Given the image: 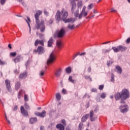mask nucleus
<instances>
[{
	"label": "nucleus",
	"mask_w": 130,
	"mask_h": 130,
	"mask_svg": "<svg viewBox=\"0 0 130 130\" xmlns=\"http://www.w3.org/2000/svg\"><path fill=\"white\" fill-rule=\"evenodd\" d=\"M41 14H42V11L38 10L35 15L36 23L35 28L38 30L40 29L41 32H44V31H45V24H44V21L42 20L41 22L39 21V17Z\"/></svg>",
	"instance_id": "1"
},
{
	"label": "nucleus",
	"mask_w": 130,
	"mask_h": 130,
	"mask_svg": "<svg viewBox=\"0 0 130 130\" xmlns=\"http://www.w3.org/2000/svg\"><path fill=\"white\" fill-rule=\"evenodd\" d=\"M61 13L62 15V17L60 18V12L59 11H57L55 18L58 22H59V21H62L63 22H67L66 21V19L67 18H68V16H69V13L68 12L65 11L64 9H62V11H61Z\"/></svg>",
	"instance_id": "2"
},
{
	"label": "nucleus",
	"mask_w": 130,
	"mask_h": 130,
	"mask_svg": "<svg viewBox=\"0 0 130 130\" xmlns=\"http://www.w3.org/2000/svg\"><path fill=\"white\" fill-rule=\"evenodd\" d=\"M66 29L64 28H62L60 30L57 31L55 32L53 35L54 38H62L66 36Z\"/></svg>",
	"instance_id": "3"
},
{
	"label": "nucleus",
	"mask_w": 130,
	"mask_h": 130,
	"mask_svg": "<svg viewBox=\"0 0 130 130\" xmlns=\"http://www.w3.org/2000/svg\"><path fill=\"white\" fill-rule=\"evenodd\" d=\"M56 58V56L55 55V53L54 52H52L47 61V64H52V63L55 61Z\"/></svg>",
	"instance_id": "4"
},
{
	"label": "nucleus",
	"mask_w": 130,
	"mask_h": 130,
	"mask_svg": "<svg viewBox=\"0 0 130 130\" xmlns=\"http://www.w3.org/2000/svg\"><path fill=\"white\" fill-rule=\"evenodd\" d=\"M112 49L113 50L114 52L117 53L119 52V51H124L126 49V48L121 45H119L117 47H112Z\"/></svg>",
	"instance_id": "5"
},
{
	"label": "nucleus",
	"mask_w": 130,
	"mask_h": 130,
	"mask_svg": "<svg viewBox=\"0 0 130 130\" xmlns=\"http://www.w3.org/2000/svg\"><path fill=\"white\" fill-rule=\"evenodd\" d=\"M121 99H123V100L127 99V98L129 97L128 90H127V89H123L122 90V93H121Z\"/></svg>",
	"instance_id": "6"
},
{
	"label": "nucleus",
	"mask_w": 130,
	"mask_h": 130,
	"mask_svg": "<svg viewBox=\"0 0 130 130\" xmlns=\"http://www.w3.org/2000/svg\"><path fill=\"white\" fill-rule=\"evenodd\" d=\"M119 109H121V112H122V113H125V112H127L128 110V107L126 105L121 106Z\"/></svg>",
	"instance_id": "7"
},
{
	"label": "nucleus",
	"mask_w": 130,
	"mask_h": 130,
	"mask_svg": "<svg viewBox=\"0 0 130 130\" xmlns=\"http://www.w3.org/2000/svg\"><path fill=\"white\" fill-rule=\"evenodd\" d=\"M20 111L21 114H22L23 116H28V115H29V114H28V111L25 110V108L23 106H22L20 108Z\"/></svg>",
	"instance_id": "8"
},
{
	"label": "nucleus",
	"mask_w": 130,
	"mask_h": 130,
	"mask_svg": "<svg viewBox=\"0 0 130 130\" xmlns=\"http://www.w3.org/2000/svg\"><path fill=\"white\" fill-rule=\"evenodd\" d=\"M35 114L37 115V116H40V117H44L45 115H46V112H45V111H43L41 113L36 112Z\"/></svg>",
	"instance_id": "9"
},
{
	"label": "nucleus",
	"mask_w": 130,
	"mask_h": 130,
	"mask_svg": "<svg viewBox=\"0 0 130 130\" xmlns=\"http://www.w3.org/2000/svg\"><path fill=\"white\" fill-rule=\"evenodd\" d=\"M5 83L6 84V87L7 88V90H8L9 92H11V91H12V89L11 88V81H10V80L8 79H6L5 81Z\"/></svg>",
	"instance_id": "10"
},
{
	"label": "nucleus",
	"mask_w": 130,
	"mask_h": 130,
	"mask_svg": "<svg viewBox=\"0 0 130 130\" xmlns=\"http://www.w3.org/2000/svg\"><path fill=\"white\" fill-rule=\"evenodd\" d=\"M56 46L58 47V49H61L62 48V43H61V40H59L57 41Z\"/></svg>",
	"instance_id": "11"
},
{
	"label": "nucleus",
	"mask_w": 130,
	"mask_h": 130,
	"mask_svg": "<svg viewBox=\"0 0 130 130\" xmlns=\"http://www.w3.org/2000/svg\"><path fill=\"white\" fill-rule=\"evenodd\" d=\"M61 74V69L59 68L55 72V76L57 78H58V77L60 76Z\"/></svg>",
	"instance_id": "12"
},
{
	"label": "nucleus",
	"mask_w": 130,
	"mask_h": 130,
	"mask_svg": "<svg viewBox=\"0 0 130 130\" xmlns=\"http://www.w3.org/2000/svg\"><path fill=\"white\" fill-rule=\"evenodd\" d=\"M37 52H38L39 54H42V53H44V49L43 47L40 46L38 48Z\"/></svg>",
	"instance_id": "13"
},
{
	"label": "nucleus",
	"mask_w": 130,
	"mask_h": 130,
	"mask_svg": "<svg viewBox=\"0 0 130 130\" xmlns=\"http://www.w3.org/2000/svg\"><path fill=\"white\" fill-rule=\"evenodd\" d=\"M93 115H94V112H93V111H91L89 113L90 119L91 121H94L95 119L97 118L93 117Z\"/></svg>",
	"instance_id": "14"
},
{
	"label": "nucleus",
	"mask_w": 130,
	"mask_h": 130,
	"mask_svg": "<svg viewBox=\"0 0 130 130\" xmlns=\"http://www.w3.org/2000/svg\"><path fill=\"white\" fill-rule=\"evenodd\" d=\"M53 43V39L52 38H50L49 41H48V47H51V46H52Z\"/></svg>",
	"instance_id": "15"
},
{
	"label": "nucleus",
	"mask_w": 130,
	"mask_h": 130,
	"mask_svg": "<svg viewBox=\"0 0 130 130\" xmlns=\"http://www.w3.org/2000/svg\"><path fill=\"white\" fill-rule=\"evenodd\" d=\"M89 117V114H86L84 116H83L81 119V121L82 122H85L88 119V118Z\"/></svg>",
	"instance_id": "16"
},
{
	"label": "nucleus",
	"mask_w": 130,
	"mask_h": 130,
	"mask_svg": "<svg viewBox=\"0 0 130 130\" xmlns=\"http://www.w3.org/2000/svg\"><path fill=\"white\" fill-rule=\"evenodd\" d=\"M37 121V118H31L29 119V122L31 124H33V123H35Z\"/></svg>",
	"instance_id": "17"
},
{
	"label": "nucleus",
	"mask_w": 130,
	"mask_h": 130,
	"mask_svg": "<svg viewBox=\"0 0 130 130\" xmlns=\"http://www.w3.org/2000/svg\"><path fill=\"white\" fill-rule=\"evenodd\" d=\"M115 99L116 101L119 100V99H121V94L119 92L116 93L115 95Z\"/></svg>",
	"instance_id": "18"
},
{
	"label": "nucleus",
	"mask_w": 130,
	"mask_h": 130,
	"mask_svg": "<svg viewBox=\"0 0 130 130\" xmlns=\"http://www.w3.org/2000/svg\"><path fill=\"white\" fill-rule=\"evenodd\" d=\"M56 127L57 128H59V130H64V126L61 124H57Z\"/></svg>",
	"instance_id": "19"
},
{
	"label": "nucleus",
	"mask_w": 130,
	"mask_h": 130,
	"mask_svg": "<svg viewBox=\"0 0 130 130\" xmlns=\"http://www.w3.org/2000/svg\"><path fill=\"white\" fill-rule=\"evenodd\" d=\"M20 60H21V56L18 55L15 59H14L13 61L15 63H17V62H19V61H20Z\"/></svg>",
	"instance_id": "20"
},
{
	"label": "nucleus",
	"mask_w": 130,
	"mask_h": 130,
	"mask_svg": "<svg viewBox=\"0 0 130 130\" xmlns=\"http://www.w3.org/2000/svg\"><path fill=\"white\" fill-rule=\"evenodd\" d=\"M27 20L25 19V21H26V23H27V24H28L30 31H31V26L30 25V23L31 22V20L30 19V17H27Z\"/></svg>",
	"instance_id": "21"
},
{
	"label": "nucleus",
	"mask_w": 130,
	"mask_h": 130,
	"mask_svg": "<svg viewBox=\"0 0 130 130\" xmlns=\"http://www.w3.org/2000/svg\"><path fill=\"white\" fill-rule=\"evenodd\" d=\"M66 22L64 21V23H70V22L74 23V22H75V19L71 18H68L67 19H66Z\"/></svg>",
	"instance_id": "22"
},
{
	"label": "nucleus",
	"mask_w": 130,
	"mask_h": 130,
	"mask_svg": "<svg viewBox=\"0 0 130 130\" xmlns=\"http://www.w3.org/2000/svg\"><path fill=\"white\" fill-rule=\"evenodd\" d=\"M27 77V72H24L23 74H21L19 76V78L20 79H24V78H26Z\"/></svg>",
	"instance_id": "23"
},
{
	"label": "nucleus",
	"mask_w": 130,
	"mask_h": 130,
	"mask_svg": "<svg viewBox=\"0 0 130 130\" xmlns=\"http://www.w3.org/2000/svg\"><path fill=\"white\" fill-rule=\"evenodd\" d=\"M44 75H45V71L41 70L40 71L39 76L41 78L44 77Z\"/></svg>",
	"instance_id": "24"
},
{
	"label": "nucleus",
	"mask_w": 130,
	"mask_h": 130,
	"mask_svg": "<svg viewBox=\"0 0 130 130\" xmlns=\"http://www.w3.org/2000/svg\"><path fill=\"white\" fill-rule=\"evenodd\" d=\"M116 69L117 70V73H118V74H121L122 70L121 69V68H120V67L116 66Z\"/></svg>",
	"instance_id": "25"
},
{
	"label": "nucleus",
	"mask_w": 130,
	"mask_h": 130,
	"mask_svg": "<svg viewBox=\"0 0 130 130\" xmlns=\"http://www.w3.org/2000/svg\"><path fill=\"white\" fill-rule=\"evenodd\" d=\"M69 81L71 83H72V84H75V83H76V80L73 79V77H72V76L69 77Z\"/></svg>",
	"instance_id": "26"
},
{
	"label": "nucleus",
	"mask_w": 130,
	"mask_h": 130,
	"mask_svg": "<svg viewBox=\"0 0 130 130\" xmlns=\"http://www.w3.org/2000/svg\"><path fill=\"white\" fill-rule=\"evenodd\" d=\"M66 72L67 74H71L72 73V68L71 67H68L66 69Z\"/></svg>",
	"instance_id": "27"
},
{
	"label": "nucleus",
	"mask_w": 130,
	"mask_h": 130,
	"mask_svg": "<svg viewBox=\"0 0 130 130\" xmlns=\"http://www.w3.org/2000/svg\"><path fill=\"white\" fill-rule=\"evenodd\" d=\"M67 28L68 29H70V30H73V29H75V25H74V24H72V25L69 24V25H68Z\"/></svg>",
	"instance_id": "28"
},
{
	"label": "nucleus",
	"mask_w": 130,
	"mask_h": 130,
	"mask_svg": "<svg viewBox=\"0 0 130 130\" xmlns=\"http://www.w3.org/2000/svg\"><path fill=\"white\" fill-rule=\"evenodd\" d=\"M56 98L57 100H58V101H59V100H60L61 96H60V94H59V93H56Z\"/></svg>",
	"instance_id": "29"
},
{
	"label": "nucleus",
	"mask_w": 130,
	"mask_h": 130,
	"mask_svg": "<svg viewBox=\"0 0 130 130\" xmlns=\"http://www.w3.org/2000/svg\"><path fill=\"white\" fill-rule=\"evenodd\" d=\"M112 63H113V60L110 59L109 61H107V65L108 67H110V66L111 64H112Z\"/></svg>",
	"instance_id": "30"
},
{
	"label": "nucleus",
	"mask_w": 130,
	"mask_h": 130,
	"mask_svg": "<svg viewBox=\"0 0 130 130\" xmlns=\"http://www.w3.org/2000/svg\"><path fill=\"white\" fill-rule=\"evenodd\" d=\"M21 85L20 84L19 82H17L15 85V89L16 90H19L20 86Z\"/></svg>",
	"instance_id": "31"
},
{
	"label": "nucleus",
	"mask_w": 130,
	"mask_h": 130,
	"mask_svg": "<svg viewBox=\"0 0 130 130\" xmlns=\"http://www.w3.org/2000/svg\"><path fill=\"white\" fill-rule=\"evenodd\" d=\"M77 6L78 8H81V7H83V2H82V1L78 2Z\"/></svg>",
	"instance_id": "32"
},
{
	"label": "nucleus",
	"mask_w": 130,
	"mask_h": 130,
	"mask_svg": "<svg viewBox=\"0 0 130 130\" xmlns=\"http://www.w3.org/2000/svg\"><path fill=\"white\" fill-rule=\"evenodd\" d=\"M93 7H94V5L93 4H90L87 7L88 10H91V9L93 8Z\"/></svg>",
	"instance_id": "33"
},
{
	"label": "nucleus",
	"mask_w": 130,
	"mask_h": 130,
	"mask_svg": "<svg viewBox=\"0 0 130 130\" xmlns=\"http://www.w3.org/2000/svg\"><path fill=\"white\" fill-rule=\"evenodd\" d=\"M24 101H25L26 102L29 101V99L28 98V95L27 94H24Z\"/></svg>",
	"instance_id": "34"
},
{
	"label": "nucleus",
	"mask_w": 130,
	"mask_h": 130,
	"mask_svg": "<svg viewBox=\"0 0 130 130\" xmlns=\"http://www.w3.org/2000/svg\"><path fill=\"white\" fill-rule=\"evenodd\" d=\"M111 50V49H103V53H107L109 52Z\"/></svg>",
	"instance_id": "35"
},
{
	"label": "nucleus",
	"mask_w": 130,
	"mask_h": 130,
	"mask_svg": "<svg viewBox=\"0 0 130 130\" xmlns=\"http://www.w3.org/2000/svg\"><path fill=\"white\" fill-rule=\"evenodd\" d=\"M105 97H106V93H105L104 92L102 93L101 95V98H102V99H104V98H105Z\"/></svg>",
	"instance_id": "36"
},
{
	"label": "nucleus",
	"mask_w": 130,
	"mask_h": 130,
	"mask_svg": "<svg viewBox=\"0 0 130 130\" xmlns=\"http://www.w3.org/2000/svg\"><path fill=\"white\" fill-rule=\"evenodd\" d=\"M111 13H117V10L114 9L113 8L111 9Z\"/></svg>",
	"instance_id": "37"
},
{
	"label": "nucleus",
	"mask_w": 130,
	"mask_h": 130,
	"mask_svg": "<svg viewBox=\"0 0 130 130\" xmlns=\"http://www.w3.org/2000/svg\"><path fill=\"white\" fill-rule=\"evenodd\" d=\"M22 96V93H21V91H19L18 94V99H21V97Z\"/></svg>",
	"instance_id": "38"
},
{
	"label": "nucleus",
	"mask_w": 130,
	"mask_h": 130,
	"mask_svg": "<svg viewBox=\"0 0 130 130\" xmlns=\"http://www.w3.org/2000/svg\"><path fill=\"white\" fill-rule=\"evenodd\" d=\"M10 55L11 56H13V57H15V56H16V55H17V53H16V52H12V53H10Z\"/></svg>",
	"instance_id": "39"
},
{
	"label": "nucleus",
	"mask_w": 130,
	"mask_h": 130,
	"mask_svg": "<svg viewBox=\"0 0 130 130\" xmlns=\"http://www.w3.org/2000/svg\"><path fill=\"white\" fill-rule=\"evenodd\" d=\"M39 43L41 45H43V46L44 45V42H43V40H39Z\"/></svg>",
	"instance_id": "40"
},
{
	"label": "nucleus",
	"mask_w": 130,
	"mask_h": 130,
	"mask_svg": "<svg viewBox=\"0 0 130 130\" xmlns=\"http://www.w3.org/2000/svg\"><path fill=\"white\" fill-rule=\"evenodd\" d=\"M111 82H114V75L112 74Z\"/></svg>",
	"instance_id": "41"
},
{
	"label": "nucleus",
	"mask_w": 130,
	"mask_h": 130,
	"mask_svg": "<svg viewBox=\"0 0 130 130\" xmlns=\"http://www.w3.org/2000/svg\"><path fill=\"white\" fill-rule=\"evenodd\" d=\"M82 127H83L82 123H79V130H81Z\"/></svg>",
	"instance_id": "42"
},
{
	"label": "nucleus",
	"mask_w": 130,
	"mask_h": 130,
	"mask_svg": "<svg viewBox=\"0 0 130 130\" xmlns=\"http://www.w3.org/2000/svg\"><path fill=\"white\" fill-rule=\"evenodd\" d=\"M24 107L25 108H26V109H29L30 108V107H29V105H28V104L27 103H25L24 104Z\"/></svg>",
	"instance_id": "43"
},
{
	"label": "nucleus",
	"mask_w": 130,
	"mask_h": 130,
	"mask_svg": "<svg viewBox=\"0 0 130 130\" xmlns=\"http://www.w3.org/2000/svg\"><path fill=\"white\" fill-rule=\"evenodd\" d=\"M0 3L1 5H5V3H6V0H0Z\"/></svg>",
	"instance_id": "44"
},
{
	"label": "nucleus",
	"mask_w": 130,
	"mask_h": 130,
	"mask_svg": "<svg viewBox=\"0 0 130 130\" xmlns=\"http://www.w3.org/2000/svg\"><path fill=\"white\" fill-rule=\"evenodd\" d=\"M39 43V41L38 40H37L35 43V46H37Z\"/></svg>",
	"instance_id": "45"
},
{
	"label": "nucleus",
	"mask_w": 130,
	"mask_h": 130,
	"mask_svg": "<svg viewBox=\"0 0 130 130\" xmlns=\"http://www.w3.org/2000/svg\"><path fill=\"white\" fill-rule=\"evenodd\" d=\"M18 110V106H15L13 109L14 111H16Z\"/></svg>",
	"instance_id": "46"
},
{
	"label": "nucleus",
	"mask_w": 130,
	"mask_h": 130,
	"mask_svg": "<svg viewBox=\"0 0 130 130\" xmlns=\"http://www.w3.org/2000/svg\"><path fill=\"white\" fill-rule=\"evenodd\" d=\"M62 93H63V94H67V90H66V89H63L62 90Z\"/></svg>",
	"instance_id": "47"
},
{
	"label": "nucleus",
	"mask_w": 130,
	"mask_h": 130,
	"mask_svg": "<svg viewBox=\"0 0 130 130\" xmlns=\"http://www.w3.org/2000/svg\"><path fill=\"white\" fill-rule=\"evenodd\" d=\"M103 88H104V85H100L99 86L100 90H103Z\"/></svg>",
	"instance_id": "48"
},
{
	"label": "nucleus",
	"mask_w": 130,
	"mask_h": 130,
	"mask_svg": "<svg viewBox=\"0 0 130 130\" xmlns=\"http://www.w3.org/2000/svg\"><path fill=\"white\" fill-rule=\"evenodd\" d=\"M5 117H6V120L8 121V122L9 124H10V123H11V122H10V120H9L8 119V117H7V115H6V114H5Z\"/></svg>",
	"instance_id": "49"
},
{
	"label": "nucleus",
	"mask_w": 130,
	"mask_h": 130,
	"mask_svg": "<svg viewBox=\"0 0 130 130\" xmlns=\"http://www.w3.org/2000/svg\"><path fill=\"white\" fill-rule=\"evenodd\" d=\"M61 122L62 123H63V124H64V125H66V120L64 119L62 120Z\"/></svg>",
	"instance_id": "50"
},
{
	"label": "nucleus",
	"mask_w": 130,
	"mask_h": 130,
	"mask_svg": "<svg viewBox=\"0 0 130 130\" xmlns=\"http://www.w3.org/2000/svg\"><path fill=\"white\" fill-rule=\"evenodd\" d=\"M91 91L92 92H97V89H96V88H92L91 89Z\"/></svg>",
	"instance_id": "51"
},
{
	"label": "nucleus",
	"mask_w": 130,
	"mask_h": 130,
	"mask_svg": "<svg viewBox=\"0 0 130 130\" xmlns=\"http://www.w3.org/2000/svg\"><path fill=\"white\" fill-rule=\"evenodd\" d=\"M0 64H5V61H2V60L0 59Z\"/></svg>",
	"instance_id": "52"
},
{
	"label": "nucleus",
	"mask_w": 130,
	"mask_h": 130,
	"mask_svg": "<svg viewBox=\"0 0 130 130\" xmlns=\"http://www.w3.org/2000/svg\"><path fill=\"white\" fill-rule=\"evenodd\" d=\"M44 13L45 15H46V16H48V12H47L46 11L44 10Z\"/></svg>",
	"instance_id": "53"
},
{
	"label": "nucleus",
	"mask_w": 130,
	"mask_h": 130,
	"mask_svg": "<svg viewBox=\"0 0 130 130\" xmlns=\"http://www.w3.org/2000/svg\"><path fill=\"white\" fill-rule=\"evenodd\" d=\"M91 70L92 69H91V67H89L87 70V72H88V73H90V72H91Z\"/></svg>",
	"instance_id": "54"
},
{
	"label": "nucleus",
	"mask_w": 130,
	"mask_h": 130,
	"mask_svg": "<svg viewBox=\"0 0 130 130\" xmlns=\"http://www.w3.org/2000/svg\"><path fill=\"white\" fill-rule=\"evenodd\" d=\"M129 42H130V38H128L126 40V43H129Z\"/></svg>",
	"instance_id": "55"
},
{
	"label": "nucleus",
	"mask_w": 130,
	"mask_h": 130,
	"mask_svg": "<svg viewBox=\"0 0 130 130\" xmlns=\"http://www.w3.org/2000/svg\"><path fill=\"white\" fill-rule=\"evenodd\" d=\"M52 23H53V21H52V20H50L49 21V24H50L51 25V24H52Z\"/></svg>",
	"instance_id": "56"
},
{
	"label": "nucleus",
	"mask_w": 130,
	"mask_h": 130,
	"mask_svg": "<svg viewBox=\"0 0 130 130\" xmlns=\"http://www.w3.org/2000/svg\"><path fill=\"white\" fill-rule=\"evenodd\" d=\"M20 91H21V95H22V94L25 93V91H24L23 90H20Z\"/></svg>",
	"instance_id": "57"
},
{
	"label": "nucleus",
	"mask_w": 130,
	"mask_h": 130,
	"mask_svg": "<svg viewBox=\"0 0 130 130\" xmlns=\"http://www.w3.org/2000/svg\"><path fill=\"white\" fill-rule=\"evenodd\" d=\"M124 100H123V99H121V103H123V104H124L125 103V102H124Z\"/></svg>",
	"instance_id": "58"
},
{
	"label": "nucleus",
	"mask_w": 130,
	"mask_h": 130,
	"mask_svg": "<svg viewBox=\"0 0 130 130\" xmlns=\"http://www.w3.org/2000/svg\"><path fill=\"white\" fill-rule=\"evenodd\" d=\"M110 43V42H106L103 43L102 44L103 45L107 44Z\"/></svg>",
	"instance_id": "59"
},
{
	"label": "nucleus",
	"mask_w": 130,
	"mask_h": 130,
	"mask_svg": "<svg viewBox=\"0 0 130 130\" xmlns=\"http://www.w3.org/2000/svg\"><path fill=\"white\" fill-rule=\"evenodd\" d=\"M14 74H19V71H18L17 70H15L14 71Z\"/></svg>",
	"instance_id": "60"
},
{
	"label": "nucleus",
	"mask_w": 130,
	"mask_h": 130,
	"mask_svg": "<svg viewBox=\"0 0 130 130\" xmlns=\"http://www.w3.org/2000/svg\"><path fill=\"white\" fill-rule=\"evenodd\" d=\"M40 130H44V127H43V126H41Z\"/></svg>",
	"instance_id": "61"
},
{
	"label": "nucleus",
	"mask_w": 130,
	"mask_h": 130,
	"mask_svg": "<svg viewBox=\"0 0 130 130\" xmlns=\"http://www.w3.org/2000/svg\"><path fill=\"white\" fill-rule=\"evenodd\" d=\"M84 77L85 79H90V76H85Z\"/></svg>",
	"instance_id": "62"
},
{
	"label": "nucleus",
	"mask_w": 130,
	"mask_h": 130,
	"mask_svg": "<svg viewBox=\"0 0 130 130\" xmlns=\"http://www.w3.org/2000/svg\"><path fill=\"white\" fill-rule=\"evenodd\" d=\"M8 47H9L10 49H12V45L9 44V45H8Z\"/></svg>",
	"instance_id": "63"
},
{
	"label": "nucleus",
	"mask_w": 130,
	"mask_h": 130,
	"mask_svg": "<svg viewBox=\"0 0 130 130\" xmlns=\"http://www.w3.org/2000/svg\"><path fill=\"white\" fill-rule=\"evenodd\" d=\"M85 54H86V53L85 52H83L81 54H80V55L82 56V55H85Z\"/></svg>",
	"instance_id": "64"
}]
</instances>
